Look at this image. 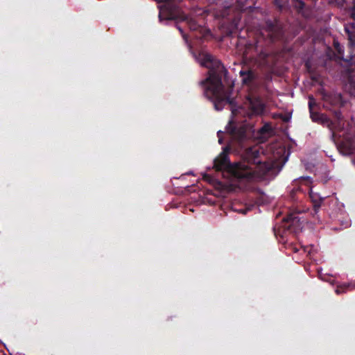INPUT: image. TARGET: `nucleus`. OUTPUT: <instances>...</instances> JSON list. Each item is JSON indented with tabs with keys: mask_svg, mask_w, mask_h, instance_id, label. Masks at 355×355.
I'll return each instance as SVG.
<instances>
[{
	"mask_svg": "<svg viewBox=\"0 0 355 355\" xmlns=\"http://www.w3.org/2000/svg\"><path fill=\"white\" fill-rule=\"evenodd\" d=\"M233 23L234 24V28L236 30H238L239 29V27H238V25H237V22H236V19H234V21H233Z\"/></svg>",
	"mask_w": 355,
	"mask_h": 355,
	"instance_id": "aec40b11",
	"label": "nucleus"
},
{
	"mask_svg": "<svg viewBox=\"0 0 355 355\" xmlns=\"http://www.w3.org/2000/svg\"><path fill=\"white\" fill-rule=\"evenodd\" d=\"M247 130V125L236 123L233 121H230L226 126V131L230 135L232 142L236 143L241 148L243 147V143L248 139Z\"/></svg>",
	"mask_w": 355,
	"mask_h": 355,
	"instance_id": "20e7f679",
	"label": "nucleus"
},
{
	"mask_svg": "<svg viewBox=\"0 0 355 355\" xmlns=\"http://www.w3.org/2000/svg\"><path fill=\"white\" fill-rule=\"evenodd\" d=\"M239 74L242 78L243 83L245 85L251 84L256 78V75L252 70H241Z\"/></svg>",
	"mask_w": 355,
	"mask_h": 355,
	"instance_id": "f8f14e48",
	"label": "nucleus"
},
{
	"mask_svg": "<svg viewBox=\"0 0 355 355\" xmlns=\"http://www.w3.org/2000/svg\"><path fill=\"white\" fill-rule=\"evenodd\" d=\"M345 31L347 35L349 47L354 49L355 47V24H347L345 26Z\"/></svg>",
	"mask_w": 355,
	"mask_h": 355,
	"instance_id": "9b49d317",
	"label": "nucleus"
},
{
	"mask_svg": "<svg viewBox=\"0 0 355 355\" xmlns=\"http://www.w3.org/2000/svg\"><path fill=\"white\" fill-rule=\"evenodd\" d=\"M334 136H335V133L331 131V137L332 139H334Z\"/></svg>",
	"mask_w": 355,
	"mask_h": 355,
	"instance_id": "5701e85b",
	"label": "nucleus"
},
{
	"mask_svg": "<svg viewBox=\"0 0 355 355\" xmlns=\"http://www.w3.org/2000/svg\"><path fill=\"white\" fill-rule=\"evenodd\" d=\"M249 102V109L251 116H259L263 114L265 110V105L261 98L253 95L248 96Z\"/></svg>",
	"mask_w": 355,
	"mask_h": 355,
	"instance_id": "6e6552de",
	"label": "nucleus"
},
{
	"mask_svg": "<svg viewBox=\"0 0 355 355\" xmlns=\"http://www.w3.org/2000/svg\"><path fill=\"white\" fill-rule=\"evenodd\" d=\"M353 289H355V282L345 283L338 286L336 289V293L337 294H340Z\"/></svg>",
	"mask_w": 355,
	"mask_h": 355,
	"instance_id": "2eb2a0df",
	"label": "nucleus"
},
{
	"mask_svg": "<svg viewBox=\"0 0 355 355\" xmlns=\"http://www.w3.org/2000/svg\"><path fill=\"white\" fill-rule=\"evenodd\" d=\"M324 107L330 109L332 106H338L342 104V96L338 93H322Z\"/></svg>",
	"mask_w": 355,
	"mask_h": 355,
	"instance_id": "1a4fd4ad",
	"label": "nucleus"
},
{
	"mask_svg": "<svg viewBox=\"0 0 355 355\" xmlns=\"http://www.w3.org/2000/svg\"><path fill=\"white\" fill-rule=\"evenodd\" d=\"M352 15H355V0L353 1Z\"/></svg>",
	"mask_w": 355,
	"mask_h": 355,
	"instance_id": "6ab92c4d",
	"label": "nucleus"
},
{
	"mask_svg": "<svg viewBox=\"0 0 355 355\" xmlns=\"http://www.w3.org/2000/svg\"><path fill=\"white\" fill-rule=\"evenodd\" d=\"M179 30L182 33V30L180 28H179Z\"/></svg>",
	"mask_w": 355,
	"mask_h": 355,
	"instance_id": "a878e982",
	"label": "nucleus"
},
{
	"mask_svg": "<svg viewBox=\"0 0 355 355\" xmlns=\"http://www.w3.org/2000/svg\"><path fill=\"white\" fill-rule=\"evenodd\" d=\"M317 106L315 98L313 96H309V110L310 113V117L314 122L321 123L323 125H326L329 129H331L333 123L324 115L314 111L315 107Z\"/></svg>",
	"mask_w": 355,
	"mask_h": 355,
	"instance_id": "423d86ee",
	"label": "nucleus"
},
{
	"mask_svg": "<svg viewBox=\"0 0 355 355\" xmlns=\"http://www.w3.org/2000/svg\"><path fill=\"white\" fill-rule=\"evenodd\" d=\"M275 4L278 6L279 8H282V5H280L279 1L275 0Z\"/></svg>",
	"mask_w": 355,
	"mask_h": 355,
	"instance_id": "4be33fe9",
	"label": "nucleus"
},
{
	"mask_svg": "<svg viewBox=\"0 0 355 355\" xmlns=\"http://www.w3.org/2000/svg\"><path fill=\"white\" fill-rule=\"evenodd\" d=\"M309 197L313 207V216L319 220L318 213L321 207V205L324 198L320 196L318 193L313 192L312 190H311L309 192Z\"/></svg>",
	"mask_w": 355,
	"mask_h": 355,
	"instance_id": "9d476101",
	"label": "nucleus"
},
{
	"mask_svg": "<svg viewBox=\"0 0 355 355\" xmlns=\"http://www.w3.org/2000/svg\"><path fill=\"white\" fill-rule=\"evenodd\" d=\"M294 7L298 10L301 11L304 9L305 3L302 0H293Z\"/></svg>",
	"mask_w": 355,
	"mask_h": 355,
	"instance_id": "dca6fc26",
	"label": "nucleus"
},
{
	"mask_svg": "<svg viewBox=\"0 0 355 355\" xmlns=\"http://www.w3.org/2000/svg\"><path fill=\"white\" fill-rule=\"evenodd\" d=\"M297 213H290L284 219L288 225L286 228L291 232L297 234L300 232L303 227L304 220H301V218L299 217Z\"/></svg>",
	"mask_w": 355,
	"mask_h": 355,
	"instance_id": "0eeeda50",
	"label": "nucleus"
},
{
	"mask_svg": "<svg viewBox=\"0 0 355 355\" xmlns=\"http://www.w3.org/2000/svg\"><path fill=\"white\" fill-rule=\"evenodd\" d=\"M350 86L354 89V94L355 95V82L354 83H350Z\"/></svg>",
	"mask_w": 355,
	"mask_h": 355,
	"instance_id": "412c9836",
	"label": "nucleus"
},
{
	"mask_svg": "<svg viewBox=\"0 0 355 355\" xmlns=\"http://www.w3.org/2000/svg\"><path fill=\"white\" fill-rule=\"evenodd\" d=\"M159 19L162 20V12H160L159 14Z\"/></svg>",
	"mask_w": 355,
	"mask_h": 355,
	"instance_id": "b1692460",
	"label": "nucleus"
},
{
	"mask_svg": "<svg viewBox=\"0 0 355 355\" xmlns=\"http://www.w3.org/2000/svg\"><path fill=\"white\" fill-rule=\"evenodd\" d=\"M224 134V132L221 130H219L217 132V136L218 137V143L220 144H223V137L222 135Z\"/></svg>",
	"mask_w": 355,
	"mask_h": 355,
	"instance_id": "a211bd4d",
	"label": "nucleus"
},
{
	"mask_svg": "<svg viewBox=\"0 0 355 355\" xmlns=\"http://www.w3.org/2000/svg\"><path fill=\"white\" fill-rule=\"evenodd\" d=\"M340 148L346 154H352L355 152V139L349 138L342 142Z\"/></svg>",
	"mask_w": 355,
	"mask_h": 355,
	"instance_id": "ddd939ff",
	"label": "nucleus"
},
{
	"mask_svg": "<svg viewBox=\"0 0 355 355\" xmlns=\"http://www.w3.org/2000/svg\"><path fill=\"white\" fill-rule=\"evenodd\" d=\"M318 275H319V277L321 278V275H321V273H320V272H319V274H318Z\"/></svg>",
	"mask_w": 355,
	"mask_h": 355,
	"instance_id": "bb28decb",
	"label": "nucleus"
},
{
	"mask_svg": "<svg viewBox=\"0 0 355 355\" xmlns=\"http://www.w3.org/2000/svg\"><path fill=\"white\" fill-rule=\"evenodd\" d=\"M184 20L191 31H198L202 33L204 30L203 26L200 24L196 19L191 17H185Z\"/></svg>",
	"mask_w": 355,
	"mask_h": 355,
	"instance_id": "4468645a",
	"label": "nucleus"
},
{
	"mask_svg": "<svg viewBox=\"0 0 355 355\" xmlns=\"http://www.w3.org/2000/svg\"><path fill=\"white\" fill-rule=\"evenodd\" d=\"M334 47L339 54H343V49L338 42H334Z\"/></svg>",
	"mask_w": 355,
	"mask_h": 355,
	"instance_id": "f3484780",
	"label": "nucleus"
},
{
	"mask_svg": "<svg viewBox=\"0 0 355 355\" xmlns=\"http://www.w3.org/2000/svg\"><path fill=\"white\" fill-rule=\"evenodd\" d=\"M264 33L260 32L257 35L253 43H248L245 46V52L250 57L254 58L260 64L270 67L275 62V55L269 46L272 43L280 40L283 37V31L277 20L268 19L263 27Z\"/></svg>",
	"mask_w": 355,
	"mask_h": 355,
	"instance_id": "7ed1b4c3",
	"label": "nucleus"
},
{
	"mask_svg": "<svg viewBox=\"0 0 355 355\" xmlns=\"http://www.w3.org/2000/svg\"><path fill=\"white\" fill-rule=\"evenodd\" d=\"M201 64L209 69L208 77L200 82L204 94L211 100L216 110H221L225 105L233 106L234 98L231 97L233 83L227 88L223 83L226 81L227 71L221 62L209 53L204 54Z\"/></svg>",
	"mask_w": 355,
	"mask_h": 355,
	"instance_id": "f03ea898",
	"label": "nucleus"
},
{
	"mask_svg": "<svg viewBox=\"0 0 355 355\" xmlns=\"http://www.w3.org/2000/svg\"><path fill=\"white\" fill-rule=\"evenodd\" d=\"M216 1V5L218 6L216 8L215 11V17L216 18H225L228 17L230 15V12L234 10L233 8V1L234 0H214ZM236 2L238 3L236 9L237 10H243L244 5L240 3V0H236Z\"/></svg>",
	"mask_w": 355,
	"mask_h": 355,
	"instance_id": "39448f33",
	"label": "nucleus"
},
{
	"mask_svg": "<svg viewBox=\"0 0 355 355\" xmlns=\"http://www.w3.org/2000/svg\"><path fill=\"white\" fill-rule=\"evenodd\" d=\"M172 18H173V17H172V16H171V14H170L169 15H168V16L166 17V19H172Z\"/></svg>",
	"mask_w": 355,
	"mask_h": 355,
	"instance_id": "393cba45",
	"label": "nucleus"
},
{
	"mask_svg": "<svg viewBox=\"0 0 355 355\" xmlns=\"http://www.w3.org/2000/svg\"><path fill=\"white\" fill-rule=\"evenodd\" d=\"M232 148V144H228L214 159V168L216 171L225 172L238 180L250 182L263 178L272 169L270 162L263 160L264 155L259 146L247 148L242 153L241 160L234 163L229 158Z\"/></svg>",
	"mask_w": 355,
	"mask_h": 355,
	"instance_id": "f257e3e1",
	"label": "nucleus"
}]
</instances>
